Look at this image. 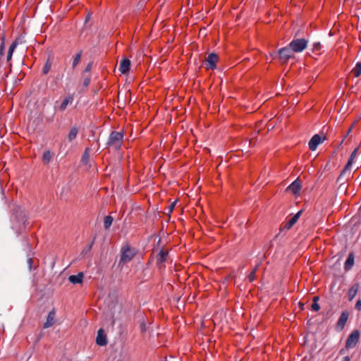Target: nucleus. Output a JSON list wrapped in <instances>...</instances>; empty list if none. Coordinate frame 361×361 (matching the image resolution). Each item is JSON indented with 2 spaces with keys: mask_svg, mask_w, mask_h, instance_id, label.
Segmentation results:
<instances>
[{
  "mask_svg": "<svg viewBox=\"0 0 361 361\" xmlns=\"http://www.w3.org/2000/svg\"><path fill=\"white\" fill-rule=\"evenodd\" d=\"M12 228L17 235H20L26 227L27 214L20 206H15L12 209Z\"/></svg>",
  "mask_w": 361,
  "mask_h": 361,
  "instance_id": "1",
  "label": "nucleus"
},
{
  "mask_svg": "<svg viewBox=\"0 0 361 361\" xmlns=\"http://www.w3.org/2000/svg\"><path fill=\"white\" fill-rule=\"evenodd\" d=\"M123 138V133L122 132L112 131L106 145L108 147H113L115 150H118L121 147Z\"/></svg>",
  "mask_w": 361,
  "mask_h": 361,
  "instance_id": "2",
  "label": "nucleus"
},
{
  "mask_svg": "<svg viewBox=\"0 0 361 361\" xmlns=\"http://www.w3.org/2000/svg\"><path fill=\"white\" fill-rule=\"evenodd\" d=\"M135 255V252L128 245L123 246L121 249V259L118 265L120 266L121 264H124L128 263L133 259Z\"/></svg>",
  "mask_w": 361,
  "mask_h": 361,
  "instance_id": "3",
  "label": "nucleus"
},
{
  "mask_svg": "<svg viewBox=\"0 0 361 361\" xmlns=\"http://www.w3.org/2000/svg\"><path fill=\"white\" fill-rule=\"evenodd\" d=\"M307 44V41L303 38L293 39L290 44V49L294 52H300L303 51Z\"/></svg>",
  "mask_w": 361,
  "mask_h": 361,
  "instance_id": "4",
  "label": "nucleus"
},
{
  "mask_svg": "<svg viewBox=\"0 0 361 361\" xmlns=\"http://www.w3.org/2000/svg\"><path fill=\"white\" fill-rule=\"evenodd\" d=\"M360 331L354 330L348 337L345 342V348L350 349L355 347L360 339Z\"/></svg>",
  "mask_w": 361,
  "mask_h": 361,
  "instance_id": "5",
  "label": "nucleus"
},
{
  "mask_svg": "<svg viewBox=\"0 0 361 361\" xmlns=\"http://www.w3.org/2000/svg\"><path fill=\"white\" fill-rule=\"evenodd\" d=\"M291 51L290 47H283L279 50V59L282 64L287 63L288 59L293 56Z\"/></svg>",
  "mask_w": 361,
  "mask_h": 361,
  "instance_id": "6",
  "label": "nucleus"
},
{
  "mask_svg": "<svg viewBox=\"0 0 361 361\" xmlns=\"http://www.w3.org/2000/svg\"><path fill=\"white\" fill-rule=\"evenodd\" d=\"M219 56L215 53H211L205 59V65L207 69H215L216 68V62L218 61Z\"/></svg>",
  "mask_w": 361,
  "mask_h": 361,
  "instance_id": "7",
  "label": "nucleus"
},
{
  "mask_svg": "<svg viewBox=\"0 0 361 361\" xmlns=\"http://www.w3.org/2000/svg\"><path fill=\"white\" fill-rule=\"evenodd\" d=\"M168 250H165L164 249H161L157 255V265L159 269L165 267L164 263L168 259Z\"/></svg>",
  "mask_w": 361,
  "mask_h": 361,
  "instance_id": "8",
  "label": "nucleus"
},
{
  "mask_svg": "<svg viewBox=\"0 0 361 361\" xmlns=\"http://www.w3.org/2000/svg\"><path fill=\"white\" fill-rule=\"evenodd\" d=\"M358 148H355L353 152L351 153L350 158L348 161L347 164L344 167V169L342 170L340 176H338L337 181H340L341 180L342 176L347 172V171L349 169V168L351 166V165L353 163L354 159L356 157V154L357 153Z\"/></svg>",
  "mask_w": 361,
  "mask_h": 361,
  "instance_id": "9",
  "label": "nucleus"
},
{
  "mask_svg": "<svg viewBox=\"0 0 361 361\" xmlns=\"http://www.w3.org/2000/svg\"><path fill=\"white\" fill-rule=\"evenodd\" d=\"M302 213V210L296 213L287 223L281 227V231L283 230H289L298 221Z\"/></svg>",
  "mask_w": 361,
  "mask_h": 361,
  "instance_id": "10",
  "label": "nucleus"
},
{
  "mask_svg": "<svg viewBox=\"0 0 361 361\" xmlns=\"http://www.w3.org/2000/svg\"><path fill=\"white\" fill-rule=\"evenodd\" d=\"M326 139V137H324L323 138V140H324ZM322 137L318 135V134H316L314 135L310 140L309 142V148L310 149H311L312 151H314L317 149V146L322 142Z\"/></svg>",
  "mask_w": 361,
  "mask_h": 361,
  "instance_id": "11",
  "label": "nucleus"
},
{
  "mask_svg": "<svg viewBox=\"0 0 361 361\" xmlns=\"http://www.w3.org/2000/svg\"><path fill=\"white\" fill-rule=\"evenodd\" d=\"M96 343L99 346H104L107 344L106 335L103 329H100L97 331Z\"/></svg>",
  "mask_w": 361,
  "mask_h": 361,
  "instance_id": "12",
  "label": "nucleus"
},
{
  "mask_svg": "<svg viewBox=\"0 0 361 361\" xmlns=\"http://www.w3.org/2000/svg\"><path fill=\"white\" fill-rule=\"evenodd\" d=\"M348 316H349V314L346 311H344L341 313V314L336 323L337 330L341 331L344 328L345 323L348 321Z\"/></svg>",
  "mask_w": 361,
  "mask_h": 361,
  "instance_id": "13",
  "label": "nucleus"
},
{
  "mask_svg": "<svg viewBox=\"0 0 361 361\" xmlns=\"http://www.w3.org/2000/svg\"><path fill=\"white\" fill-rule=\"evenodd\" d=\"M56 311L55 309L51 310L47 317V321L44 324V329H47L51 326H53L56 323L55 319Z\"/></svg>",
  "mask_w": 361,
  "mask_h": 361,
  "instance_id": "14",
  "label": "nucleus"
},
{
  "mask_svg": "<svg viewBox=\"0 0 361 361\" xmlns=\"http://www.w3.org/2000/svg\"><path fill=\"white\" fill-rule=\"evenodd\" d=\"M130 67V61L128 59H123L121 63L119 66V71L123 74H126L129 72Z\"/></svg>",
  "mask_w": 361,
  "mask_h": 361,
  "instance_id": "15",
  "label": "nucleus"
},
{
  "mask_svg": "<svg viewBox=\"0 0 361 361\" xmlns=\"http://www.w3.org/2000/svg\"><path fill=\"white\" fill-rule=\"evenodd\" d=\"M300 188L301 181L297 178L288 187L287 190L292 191L294 195H297L299 192Z\"/></svg>",
  "mask_w": 361,
  "mask_h": 361,
  "instance_id": "16",
  "label": "nucleus"
},
{
  "mask_svg": "<svg viewBox=\"0 0 361 361\" xmlns=\"http://www.w3.org/2000/svg\"><path fill=\"white\" fill-rule=\"evenodd\" d=\"M84 275L82 272L78 273L77 275H71L68 277V280L73 284L82 283Z\"/></svg>",
  "mask_w": 361,
  "mask_h": 361,
  "instance_id": "17",
  "label": "nucleus"
},
{
  "mask_svg": "<svg viewBox=\"0 0 361 361\" xmlns=\"http://www.w3.org/2000/svg\"><path fill=\"white\" fill-rule=\"evenodd\" d=\"M354 255L353 253H350L348 256V258L345 262L344 269L345 271H349L351 269L352 267L354 264Z\"/></svg>",
  "mask_w": 361,
  "mask_h": 361,
  "instance_id": "18",
  "label": "nucleus"
},
{
  "mask_svg": "<svg viewBox=\"0 0 361 361\" xmlns=\"http://www.w3.org/2000/svg\"><path fill=\"white\" fill-rule=\"evenodd\" d=\"M72 101H73L72 97L69 96V97H66L65 99L62 102V103L59 106V110L61 111H64L66 109L68 104L70 102H71Z\"/></svg>",
  "mask_w": 361,
  "mask_h": 361,
  "instance_id": "19",
  "label": "nucleus"
},
{
  "mask_svg": "<svg viewBox=\"0 0 361 361\" xmlns=\"http://www.w3.org/2000/svg\"><path fill=\"white\" fill-rule=\"evenodd\" d=\"M113 221H114V218L110 215L106 216L104 217V226L106 230H108L110 228V226L112 224Z\"/></svg>",
  "mask_w": 361,
  "mask_h": 361,
  "instance_id": "20",
  "label": "nucleus"
},
{
  "mask_svg": "<svg viewBox=\"0 0 361 361\" xmlns=\"http://www.w3.org/2000/svg\"><path fill=\"white\" fill-rule=\"evenodd\" d=\"M78 128H76V127H73V128L71 129V130H70V132H69V133H68V140H69L70 142H71L73 140H74V139L76 137V136H77V135H78Z\"/></svg>",
  "mask_w": 361,
  "mask_h": 361,
  "instance_id": "21",
  "label": "nucleus"
},
{
  "mask_svg": "<svg viewBox=\"0 0 361 361\" xmlns=\"http://www.w3.org/2000/svg\"><path fill=\"white\" fill-rule=\"evenodd\" d=\"M89 150H90V149L88 147H87L85 149L84 154L81 159V162L85 165H87L89 162V159H90Z\"/></svg>",
  "mask_w": 361,
  "mask_h": 361,
  "instance_id": "22",
  "label": "nucleus"
},
{
  "mask_svg": "<svg viewBox=\"0 0 361 361\" xmlns=\"http://www.w3.org/2000/svg\"><path fill=\"white\" fill-rule=\"evenodd\" d=\"M51 158L52 155L50 151H46L43 154L42 161L44 164H47L51 161Z\"/></svg>",
  "mask_w": 361,
  "mask_h": 361,
  "instance_id": "23",
  "label": "nucleus"
},
{
  "mask_svg": "<svg viewBox=\"0 0 361 361\" xmlns=\"http://www.w3.org/2000/svg\"><path fill=\"white\" fill-rule=\"evenodd\" d=\"M319 299V296H314L312 300V310L316 312L319 311L320 309V306L317 302Z\"/></svg>",
  "mask_w": 361,
  "mask_h": 361,
  "instance_id": "24",
  "label": "nucleus"
},
{
  "mask_svg": "<svg viewBox=\"0 0 361 361\" xmlns=\"http://www.w3.org/2000/svg\"><path fill=\"white\" fill-rule=\"evenodd\" d=\"M82 51H80V52L75 56L72 64L73 68H75L80 63L82 56Z\"/></svg>",
  "mask_w": 361,
  "mask_h": 361,
  "instance_id": "25",
  "label": "nucleus"
},
{
  "mask_svg": "<svg viewBox=\"0 0 361 361\" xmlns=\"http://www.w3.org/2000/svg\"><path fill=\"white\" fill-rule=\"evenodd\" d=\"M352 73L355 76L358 77L361 74V61L357 63L355 67L352 70Z\"/></svg>",
  "mask_w": 361,
  "mask_h": 361,
  "instance_id": "26",
  "label": "nucleus"
},
{
  "mask_svg": "<svg viewBox=\"0 0 361 361\" xmlns=\"http://www.w3.org/2000/svg\"><path fill=\"white\" fill-rule=\"evenodd\" d=\"M51 67V61L49 59H48L43 67L42 72L44 74H47L49 71H50Z\"/></svg>",
  "mask_w": 361,
  "mask_h": 361,
  "instance_id": "27",
  "label": "nucleus"
},
{
  "mask_svg": "<svg viewBox=\"0 0 361 361\" xmlns=\"http://www.w3.org/2000/svg\"><path fill=\"white\" fill-rule=\"evenodd\" d=\"M357 292V288H354V287L350 288V289L349 290V292H348V297H349L350 301L353 300V299L355 297Z\"/></svg>",
  "mask_w": 361,
  "mask_h": 361,
  "instance_id": "28",
  "label": "nucleus"
},
{
  "mask_svg": "<svg viewBox=\"0 0 361 361\" xmlns=\"http://www.w3.org/2000/svg\"><path fill=\"white\" fill-rule=\"evenodd\" d=\"M259 264L256 265L255 269L250 272V274L248 275V279L250 282H252L255 280V273L259 267Z\"/></svg>",
  "mask_w": 361,
  "mask_h": 361,
  "instance_id": "29",
  "label": "nucleus"
},
{
  "mask_svg": "<svg viewBox=\"0 0 361 361\" xmlns=\"http://www.w3.org/2000/svg\"><path fill=\"white\" fill-rule=\"evenodd\" d=\"M93 243H94V240L88 245H87L83 250L81 252V255L82 256H85V255H87L89 252H90V250H92V245H93Z\"/></svg>",
  "mask_w": 361,
  "mask_h": 361,
  "instance_id": "30",
  "label": "nucleus"
},
{
  "mask_svg": "<svg viewBox=\"0 0 361 361\" xmlns=\"http://www.w3.org/2000/svg\"><path fill=\"white\" fill-rule=\"evenodd\" d=\"M27 262L30 271L32 270L33 269H36V267H37V265H36L35 264V261L32 258H29L27 259Z\"/></svg>",
  "mask_w": 361,
  "mask_h": 361,
  "instance_id": "31",
  "label": "nucleus"
},
{
  "mask_svg": "<svg viewBox=\"0 0 361 361\" xmlns=\"http://www.w3.org/2000/svg\"><path fill=\"white\" fill-rule=\"evenodd\" d=\"M18 39H16L15 41L13 42V43L11 44L10 47H9V49H8V52H11V53H13L15 49L16 48L17 45H18Z\"/></svg>",
  "mask_w": 361,
  "mask_h": 361,
  "instance_id": "32",
  "label": "nucleus"
},
{
  "mask_svg": "<svg viewBox=\"0 0 361 361\" xmlns=\"http://www.w3.org/2000/svg\"><path fill=\"white\" fill-rule=\"evenodd\" d=\"M90 82V76L86 77L83 80V86L87 87Z\"/></svg>",
  "mask_w": 361,
  "mask_h": 361,
  "instance_id": "33",
  "label": "nucleus"
},
{
  "mask_svg": "<svg viewBox=\"0 0 361 361\" xmlns=\"http://www.w3.org/2000/svg\"><path fill=\"white\" fill-rule=\"evenodd\" d=\"M54 116V111H52V112L50 114V115L46 118V120H47L49 123H51V122H52V121H53Z\"/></svg>",
  "mask_w": 361,
  "mask_h": 361,
  "instance_id": "34",
  "label": "nucleus"
},
{
  "mask_svg": "<svg viewBox=\"0 0 361 361\" xmlns=\"http://www.w3.org/2000/svg\"><path fill=\"white\" fill-rule=\"evenodd\" d=\"M355 309L358 311H361V300H358L355 304Z\"/></svg>",
  "mask_w": 361,
  "mask_h": 361,
  "instance_id": "35",
  "label": "nucleus"
},
{
  "mask_svg": "<svg viewBox=\"0 0 361 361\" xmlns=\"http://www.w3.org/2000/svg\"><path fill=\"white\" fill-rule=\"evenodd\" d=\"M146 324L144 322H142L141 324H140V330H141V332L142 333H145L146 331Z\"/></svg>",
  "mask_w": 361,
  "mask_h": 361,
  "instance_id": "36",
  "label": "nucleus"
},
{
  "mask_svg": "<svg viewBox=\"0 0 361 361\" xmlns=\"http://www.w3.org/2000/svg\"><path fill=\"white\" fill-rule=\"evenodd\" d=\"M92 64H93V63H92V62H90V63L87 65V66H86V68H85V72H90V71H91L92 68Z\"/></svg>",
  "mask_w": 361,
  "mask_h": 361,
  "instance_id": "37",
  "label": "nucleus"
},
{
  "mask_svg": "<svg viewBox=\"0 0 361 361\" xmlns=\"http://www.w3.org/2000/svg\"><path fill=\"white\" fill-rule=\"evenodd\" d=\"M321 49V44L319 42H316L314 44V50H319Z\"/></svg>",
  "mask_w": 361,
  "mask_h": 361,
  "instance_id": "38",
  "label": "nucleus"
},
{
  "mask_svg": "<svg viewBox=\"0 0 361 361\" xmlns=\"http://www.w3.org/2000/svg\"><path fill=\"white\" fill-rule=\"evenodd\" d=\"M176 205V202H174L173 203H172L170 207H169V212H171L174 208Z\"/></svg>",
  "mask_w": 361,
  "mask_h": 361,
  "instance_id": "39",
  "label": "nucleus"
},
{
  "mask_svg": "<svg viewBox=\"0 0 361 361\" xmlns=\"http://www.w3.org/2000/svg\"><path fill=\"white\" fill-rule=\"evenodd\" d=\"M13 53L8 52L7 54V61H9L12 58Z\"/></svg>",
  "mask_w": 361,
  "mask_h": 361,
  "instance_id": "40",
  "label": "nucleus"
},
{
  "mask_svg": "<svg viewBox=\"0 0 361 361\" xmlns=\"http://www.w3.org/2000/svg\"><path fill=\"white\" fill-rule=\"evenodd\" d=\"M350 357L349 356H345L343 357V361H350Z\"/></svg>",
  "mask_w": 361,
  "mask_h": 361,
  "instance_id": "41",
  "label": "nucleus"
},
{
  "mask_svg": "<svg viewBox=\"0 0 361 361\" xmlns=\"http://www.w3.org/2000/svg\"><path fill=\"white\" fill-rule=\"evenodd\" d=\"M352 128H353V126H351V127L348 129V132H347V133H346V135H345V137H346V136H348V135H349V133L351 132Z\"/></svg>",
  "mask_w": 361,
  "mask_h": 361,
  "instance_id": "42",
  "label": "nucleus"
},
{
  "mask_svg": "<svg viewBox=\"0 0 361 361\" xmlns=\"http://www.w3.org/2000/svg\"><path fill=\"white\" fill-rule=\"evenodd\" d=\"M299 305H300V309H301V310H303L305 304H304V303H302V302H300V303H299Z\"/></svg>",
  "mask_w": 361,
  "mask_h": 361,
  "instance_id": "43",
  "label": "nucleus"
},
{
  "mask_svg": "<svg viewBox=\"0 0 361 361\" xmlns=\"http://www.w3.org/2000/svg\"><path fill=\"white\" fill-rule=\"evenodd\" d=\"M249 143H250V145H254V144H255V142H254V141H253V140L252 139V140H250Z\"/></svg>",
  "mask_w": 361,
  "mask_h": 361,
  "instance_id": "44",
  "label": "nucleus"
},
{
  "mask_svg": "<svg viewBox=\"0 0 361 361\" xmlns=\"http://www.w3.org/2000/svg\"><path fill=\"white\" fill-rule=\"evenodd\" d=\"M343 352H344V350H343V349H341V350H340V354H343Z\"/></svg>",
  "mask_w": 361,
  "mask_h": 361,
  "instance_id": "45",
  "label": "nucleus"
},
{
  "mask_svg": "<svg viewBox=\"0 0 361 361\" xmlns=\"http://www.w3.org/2000/svg\"><path fill=\"white\" fill-rule=\"evenodd\" d=\"M344 139H343L340 143V145L343 142Z\"/></svg>",
  "mask_w": 361,
  "mask_h": 361,
  "instance_id": "46",
  "label": "nucleus"
},
{
  "mask_svg": "<svg viewBox=\"0 0 361 361\" xmlns=\"http://www.w3.org/2000/svg\"><path fill=\"white\" fill-rule=\"evenodd\" d=\"M89 19V16H87L86 21Z\"/></svg>",
  "mask_w": 361,
  "mask_h": 361,
  "instance_id": "47",
  "label": "nucleus"
}]
</instances>
